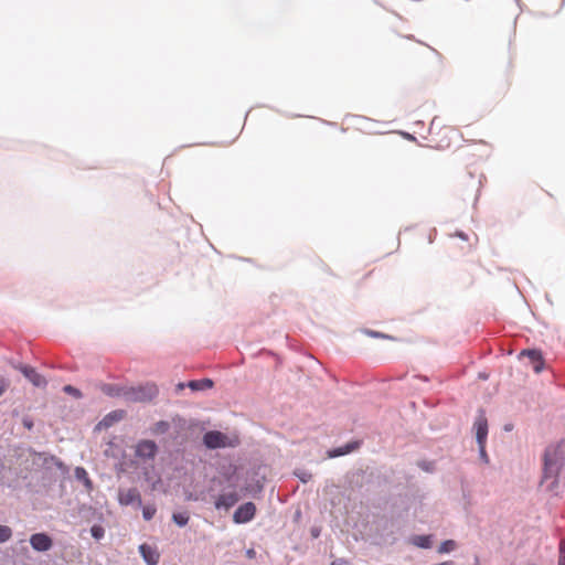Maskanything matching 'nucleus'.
Here are the masks:
<instances>
[{
	"label": "nucleus",
	"mask_w": 565,
	"mask_h": 565,
	"mask_svg": "<svg viewBox=\"0 0 565 565\" xmlns=\"http://www.w3.org/2000/svg\"><path fill=\"white\" fill-rule=\"evenodd\" d=\"M565 444L551 445L543 457V473L540 486L544 491L555 492L561 475L565 476Z\"/></svg>",
	"instance_id": "obj_1"
},
{
	"label": "nucleus",
	"mask_w": 565,
	"mask_h": 565,
	"mask_svg": "<svg viewBox=\"0 0 565 565\" xmlns=\"http://www.w3.org/2000/svg\"><path fill=\"white\" fill-rule=\"evenodd\" d=\"M159 390L153 383L127 386L126 402L146 403L157 397Z\"/></svg>",
	"instance_id": "obj_2"
},
{
	"label": "nucleus",
	"mask_w": 565,
	"mask_h": 565,
	"mask_svg": "<svg viewBox=\"0 0 565 565\" xmlns=\"http://www.w3.org/2000/svg\"><path fill=\"white\" fill-rule=\"evenodd\" d=\"M473 428L476 430V440L479 448V457L484 463H489V456L486 450V444L488 438V419L482 409L479 411Z\"/></svg>",
	"instance_id": "obj_3"
},
{
	"label": "nucleus",
	"mask_w": 565,
	"mask_h": 565,
	"mask_svg": "<svg viewBox=\"0 0 565 565\" xmlns=\"http://www.w3.org/2000/svg\"><path fill=\"white\" fill-rule=\"evenodd\" d=\"M118 502L122 507L132 505L137 509L142 507L141 495L137 488H120L118 490Z\"/></svg>",
	"instance_id": "obj_4"
},
{
	"label": "nucleus",
	"mask_w": 565,
	"mask_h": 565,
	"mask_svg": "<svg viewBox=\"0 0 565 565\" xmlns=\"http://www.w3.org/2000/svg\"><path fill=\"white\" fill-rule=\"evenodd\" d=\"M203 444L209 449H220L232 446L228 443V437L218 430L206 431L203 435Z\"/></svg>",
	"instance_id": "obj_5"
},
{
	"label": "nucleus",
	"mask_w": 565,
	"mask_h": 565,
	"mask_svg": "<svg viewBox=\"0 0 565 565\" xmlns=\"http://www.w3.org/2000/svg\"><path fill=\"white\" fill-rule=\"evenodd\" d=\"M158 454V446L153 440L142 439L135 447V455L139 459L153 460Z\"/></svg>",
	"instance_id": "obj_6"
},
{
	"label": "nucleus",
	"mask_w": 565,
	"mask_h": 565,
	"mask_svg": "<svg viewBox=\"0 0 565 565\" xmlns=\"http://www.w3.org/2000/svg\"><path fill=\"white\" fill-rule=\"evenodd\" d=\"M13 366L19 370L34 386L44 387L47 384L45 377L42 376L34 367L22 363L14 364Z\"/></svg>",
	"instance_id": "obj_7"
},
{
	"label": "nucleus",
	"mask_w": 565,
	"mask_h": 565,
	"mask_svg": "<svg viewBox=\"0 0 565 565\" xmlns=\"http://www.w3.org/2000/svg\"><path fill=\"white\" fill-rule=\"evenodd\" d=\"M256 513V505L253 502H246L239 505L233 514V521L237 524H244L252 521Z\"/></svg>",
	"instance_id": "obj_8"
},
{
	"label": "nucleus",
	"mask_w": 565,
	"mask_h": 565,
	"mask_svg": "<svg viewBox=\"0 0 565 565\" xmlns=\"http://www.w3.org/2000/svg\"><path fill=\"white\" fill-rule=\"evenodd\" d=\"M239 500V494L236 490L223 492L217 497L214 502V507L216 510H225L227 511L232 507H234Z\"/></svg>",
	"instance_id": "obj_9"
},
{
	"label": "nucleus",
	"mask_w": 565,
	"mask_h": 565,
	"mask_svg": "<svg viewBox=\"0 0 565 565\" xmlns=\"http://www.w3.org/2000/svg\"><path fill=\"white\" fill-rule=\"evenodd\" d=\"M393 521L386 520L381 527V531L379 530L376 536H377V544H390L393 545L396 543L397 537L395 536V532L393 530Z\"/></svg>",
	"instance_id": "obj_10"
},
{
	"label": "nucleus",
	"mask_w": 565,
	"mask_h": 565,
	"mask_svg": "<svg viewBox=\"0 0 565 565\" xmlns=\"http://www.w3.org/2000/svg\"><path fill=\"white\" fill-rule=\"evenodd\" d=\"M30 544L36 552H46L53 546V541L46 533H35L31 535Z\"/></svg>",
	"instance_id": "obj_11"
},
{
	"label": "nucleus",
	"mask_w": 565,
	"mask_h": 565,
	"mask_svg": "<svg viewBox=\"0 0 565 565\" xmlns=\"http://www.w3.org/2000/svg\"><path fill=\"white\" fill-rule=\"evenodd\" d=\"M521 356H526L529 359V362L535 373H540L544 369V360L541 351L535 349L523 350L521 352Z\"/></svg>",
	"instance_id": "obj_12"
},
{
	"label": "nucleus",
	"mask_w": 565,
	"mask_h": 565,
	"mask_svg": "<svg viewBox=\"0 0 565 565\" xmlns=\"http://www.w3.org/2000/svg\"><path fill=\"white\" fill-rule=\"evenodd\" d=\"M139 553L147 565H157L160 559V554L157 548L143 543L139 546Z\"/></svg>",
	"instance_id": "obj_13"
},
{
	"label": "nucleus",
	"mask_w": 565,
	"mask_h": 565,
	"mask_svg": "<svg viewBox=\"0 0 565 565\" xmlns=\"http://www.w3.org/2000/svg\"><path fill=\"white\" fill-rule=\"evenodd\" d=\"M124 418L122 411H113L108 413L99 423L98 427L109 428L115 423L120 422Z\"/></svg>",
	"instance_id": "obj_14"
},
{
	"label": "nucleus",
	"mask_w": 565,
	"mask_h": 565,
	"mask_svg": "<svg viewBox=\"0 0 565 565\" xmlns=\"http://www.w3.org/2000/svg\"><path fill=\"white\" fill-rule=\"evenodd\" d=\"M104 393L111 397H122L126 401L127 386L117 384H107L103 388Z\"/></svg>",
	"instance_id": "obj_15"
},
{
	"label": "nucleus",
	"mask_w": 565,
	"mask_h": 565,
	"mask_svg": "<svg viewBox=\"0 0 565 565\" xmlns=\"http://www.w3.org/2000/svg\"><path fill=\"white\" fill-rule=\"evenodd\" d=\"M431 535H413L409 543L419 548H430L433 544Z\"/></svg>",
	"instance_id": "obj_16"
},
{
	"label": "nucleus",
	"mask_w": 565,
	"mask_h": 565,
	"mask_svg": "<svg viewBox=\"0 0 565 565\" xmlns=\"http://www.w3.org/2000/svg\"><path fill=\"white\" fill-rule=\"evenodd\" d=\"M359 445H360V443H358V441H354V443H348V444H345L344 446H341V447L334 448V449L330 452V456H331V457H340V456L348 455V454L352 452L353 450H355V449L359 447Z\"/></svg>",
	"instance_id": "obj_17"
},
{
	"label": "nucleus",
	"mask_w": 565,
	"mask_h": 565,
	"mask_svg": "<svg viewBox=\"0 0 565 565\" xmlns=\"http://www.w3.org/2000/svg\"><path fill=\"white\" fill-rule=\"evenodd\" d=\"M192 391H204L213 386V381L210 379L193 380L188 383Z\"/></svg>",
	"instance_id": "obj_18"
},
{
	"label": "nucleus",
	"mask_w": 565,
	"mask_h": 565,
	"mask_svg": "<svg viewBox=\"0 0 565 565\" xmlns=\"http://www.w3.org/2000/svg\"><path fill=\"white\" fill-rule=\"evenodd\" d=\"M75 478L82 481L88 489L92 488V480L89 479L87 471L83 467H76Z\"/></svg>",
	"instance_id": "obj_19"
},
{
	"label": "nucleus",
	"mask_w": 565,
	"mask_h": 565,
	"mask_svg": "<svg viewBox=\"0 0 565 565\" xmlns=\"http://www.w3.org/2000/svg\"><path fill=\"white\" fill-rule=\"evenodd\" d=\"M170 429V423L167 420H159L151 427V433L154 435H162Z\"/></svg>",
	"instance_id": "obj_20"
},
{
	"label": "nucleus",
	"mask_w": 565,
	"mask_h": 565,
	"mask_svg": "<svg viewBox=\"0 0 565 565\" xmlns=\"http://www.w3.org/2000/svg\"><path fill=\"white\" fill-rule=\"evenodd\" d=\"M172 520L178 526L182 527L188 524L190 515L188 512H175L172 514Z\"/></svg>",
	"instance_id": "obj_21"
},
{
	"label": "nucleus",
	"mask_w": 565,
	"mask_h": 565,
	"mask_svg": "<svg viewBox=\"0 0 565 565\" xmlns=\"http://www.w3.org/2000/svg\"><path fill=\"white\" fill-rule=\"evenodd\" d=\"M456 547H457V543L454 540H446L439 545L438 552L440 554L450 553V552L455 551Z\"/></svg>",
	"instance_id": "obj_22"
},
{
	"label": "nucleus",
	"mask_w": 565,
	"mask_h": 565,
	"mask_svg": "<svg viewBox=\"0 0 565 565\" xmlns=\"http://www.w3.org/2000/svg\"><path fill=\"white\" fill-rule=\"evenodd\" d=\"M141 508H142V516L146 521H150L157 512V509L153 504H148V505H145Z\"/></svg>",
	"instance_id": "obj_23"
},
{
	"label": "nucleus",
	"mask_w": 565,
	"mask_h": 565,
	"mask_svg": "<svg viewBox=\"0 0 565 565\" xmlns=\"http://www.w3.org/2000/svg\"><path fill=\"white\" fill-rule=\"evenodd\" d=\"M12 536V530L8 525L0 524V543L9 541Z\"/></svg>",
	"instance_id": "obj_24"
},
{
	"label": "nucleus",
	"mask_w": 565,
	"mask_h": 565,
	"mask_svg": "<svg viewBox=\"0 0 565 565\" xmlns=\"http://www.w3.org/2000/svg\"><path fill=\"white\" fill-rule=\"evenodd\" d=\"M295 476L302 482L307 483L311 480L312 475L308 470L305 469H298L295 471Z\"/></svg>",
	"instance_id": "obj_25"
},
{
	"label": "nucleus",
	"mask_w": 565,
	"mask_h": 565,
	"mask_svg": "<svg viewBox=\"0 0 565 565\" xmlns=\"http://www.w3.org/2000/svg\"><path fill=\"white\" fill-rule=\"evenodd\" d=\"M90 534L95 540H100L105 535V530L100 525H93L90 527Z\"/></svg>",
	"instance_id": "obj_26"
},
{
	"label": "nucleus",
	"mask_w": 565,
	"mask_h": 565,
	"mask_svg": "<svg viewBox=\"0 0 565 565\" xmlns=\"http://www.w3.org/2000/svg\"><path fill=\"white\" fill-rule=\"evenodd\" d=\"M63 391L75 398H82L83 396L82 392L72 385H65Z\"/></svg>",
	"instance_id": "obj_27"
},
{
	"label": "nucleus",
	"mask_w": 565,
	"mask_h": 565,
	"mask_svg": "<svg viewBox=\"0 0 565 565\" xmlns=\"http://www.w3.org/2000/svg\"><path fill=\"white\" fill-rule=\"evenodd\" d=\"M10 381L4 376H0V396H2L9 388Z\"/></svg>",
	"instance_id": "obj_28"
},
{
	"label": "nucleus",
	"mask_w": 565,
	"mask_h": 565,
	"mask_svg": "<svg viewBox=\"0 0 565 565\" xmlns=\"http://www.w3.org/2000/svg\"><path fill=\"white\" fill-rule=\"evenodd\" d=\"M558 565H565V541L564 540H562L559 542Z\"/></svg>",
	"instance_id": "obj_29"
},
{
	"label": "nucleus",
	"mask_w": 565,
	"mask_h": 565,
	"mask_svg": "<svg viewBox=\"0 0 565 565\" xmlns=\"http://www.w3.org/2000/svg\"><path fill=\"white\" fill-rule=\"evenodd\" d=\"M330 565H350V562L347 558L340 557L332 561Z\"/></svg>",
	"instance_id": "obj_30"
},
{
	"label": "nucleus",
	"mask_w": 565,
	"mask_h": 565,
	"mask_svg": "<svg viewBox=\"0 0 565 565\" xmlns=\"http://www.w3.org/2000/svg\"><path fill=\"white\" fill-rule=\"evenodd\" d=\"M418 466H419L423 470H425V471H429V472H430V471H433V468H431L433 463H431V462L422 461V462H419V463H418Z\"/></svg>",
	"instance_id": "obj_31"
},
{
	"label": "nucleus",
	"mask_w": 565,
	"mask_h": 565,
	"mask_svg": "<svg viewBox=\"0 0 565 565\" xmlns=\"http://www.w3.org/2000/svg\"><path fill=\"white\" fill-rule=\"evenodd\" d=\"M22 423H23V426H24L26 429H29V430H30V429H32V428H33V422H32V419H31V418H29V417H24V418H23V420H22Z\"/></svg>",
	"instance_id": "obj_32"
},
{
	"label": "nucleus",
	"mask_w": 565,
	"mask_h": 565,
	"mask_svg": "<svg viewBox=\"0 0 565 565\" xmlns=\"http://www.w3.org/2000/svg\"><path fill=\"white\" fill-rule=\"evenodd\" d=\"M246 556L248 558H254L256 556V551L254 548H249L246 551Z\"/></svg>",
	"instance_id": "obj_33"
},
{
	"label": "nucleus",
	"mask_w": 565,
	"mask_h": 565,
	"mask_svg": "<svg viewBox=\"0 0 565 565\" xmlns=\"http://www.w3.org/2000/svg\"><path fill=\"white\" fill-rule=\"evenodd\" d=\"M319 534H320V531H319L318 529H316V527H312V529H311V535H312L313 537H318V536H319Z\"/></svg>",
	"instance_id": "obj_34"
},
{
	"label": "nucleus",
	"mask_w": 565,
	"mask_h": 565,
	"mask_svg": "<svg viewBox=\"0 0 565 565\" xmlns=\"http://www.w3.org/2000/svg\"><path fill=\"white\" fill-rule=\"evenodd\" d=\"M456 235L461 239H467V235L463 232H457Z\"/></svg>",
	"instance_id": "obj_35"
},
{
	"label": "nucleus",
	"mask_w": 565,
	"mask_h": 565,
	"mask_svg": "<svg viewBox=\"0 0 565 565\" xmlns=\"http://www.w3.org/2000/svg\"><path fill=\"white\" fill-rule=\"evenodd\" d=\"M369 334H371L372 337H380L381 335L379 332H375V331H370Z\"/></svg>",
	"instance_id": "obj_36"
},
{
	"label": "nucleus",
	"mask_w": 565,
	"mask_h": 565,
	"mask_svg": "<svg viewBox=\"0 0 565 565\" xmlns=\"http://www.w3.org/2000/svg\"><path fill=\"white\" fill-rule=\"evenodd\" d=\"M406 136H407V139L415 140V137H414V136H412V135H409V134H407Z\"/></svg>",
	"instance_id": "obj_37"
}]
</instances>
